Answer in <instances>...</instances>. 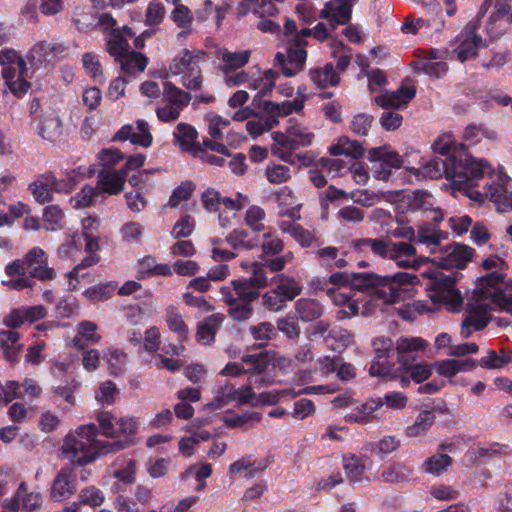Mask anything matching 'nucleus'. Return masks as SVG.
I'll list each match as a JSON object with an SVG mask.
<instances>
[{
  "mask_svg": "<svg viewBox=\"0 0 512 512\" xmlns=\"http://www.w3.org/2000/svg\"><path fill=\"white\" fill-rule=\"evenodd\" d=\"M97 435L98 428L95 424L80 426L75 432L65 437L62 446L63 457L72 464L83 466L101 455L123 450L132 444L130 439L100 441L96 439Z\"/></svg>",
  "mask_w": 512,
  "mask_h": 512,
  "instance_id": "obj_1",
  "label": "nucleus"
},
{
  "mask_svg": "<svg viewBox=\"0 0 512 512\" xmlns=\"http://www.w3.org/2000/svg\"><path fill=\"white\" fill-rule=\"evenodd\" d=\"M416 281H418L417 276L408 272L385 276L369 272H353L350 288L361 292L374 289V299L381 300L384 304H394L400 300L401 286L412 285Z\"/></svg>",
  "mask_w": 512,
  "mask_h": 512,
  "instance_id": "obj_2",
  "label": "nucleus"
},
{
  "mask_svg": "<svg viewBox=\"0 0 512 512\" xmlns=\"http://www.w3.org/2000/svg\"><path fill=\"white\" fill-rule=\"evenodd\" d=\"M489 163L471 155H452L448 157L447 180L458 190L470 189L483 178Z\"/></svg>",
  "mask_w": 512,
  "mask_h": 512,
  "instance_id": "obj_3",
  "label": "nucleus"
},
{
  "mask_svg": "<svg viewBox=\"0 0 512 512\" xmlns=\"http://www.w3.org/2000/svg\"><path fill=\"white\" fill-rule=\"evenodd\" d=\"M23 271H26L33 280L50 281L56 278V271L49 266L47 254L39 247L32 248L24 258L16 259L5 267L6 274Z\"/></svg>",
  "mask_w": 512,
  "mask_h": 512,
  "instance_id": "obj_4",
  "label": "nucleus"
},
{
  "mask_svg": "<svg viewBox=\"0 0 512 512\" xmlns=\"http://www.w3.org/2000/svg\"><path fill=\"white\" fill-rule=\"evenodd\" d=\"M356 246L362 250L369 249L375 256L394 260L401 267L411 266V261L403 258L416 255V249L411 244L382 238H362L357 241Z\"/></svg>",
  "mask_w": 512,
  "mask_h": 512,
  "instance_id": "obj_5",
  "label": "nucleus"
},
{
  "mask_svg": "<svg viewBox=\"0 0 512 512\" xmlns=\"http://www.w3.org/2000/svg\"><path fill=\"white\" fill-rule=\"evenodd\" d=\"M473 295L466 304L465 317L461 325V335L468 339L473 331L485 329L492 317L490 311L494 309L495 303L485 299L482 292Z\"/></svg>",
  "mask_w": 512,
  "mask_h": 512,
  "instance_id": "obj_6",
  "label": "nucleus"
},
{
  "mask_svg": "<svg viewBox=\"0 0 512 512\" xmlns=\"http://www.w3.org/2000/svg\"><path fill=\"white\" fill-rule=\"evenodd\" d=\"M504 276L498 271L489 273L479 279V284L473 291V295L478 296L482 292L486 300L495 303L496 307L512 314V296L503 292L499 285L503 282Z\"/></svg>",
  "mask_w": 512,
  "mask_h": 512,
  "instance_id": "obj_7",
  "label": "nucleus"
},
{
  "mask_svg": "<svg viewBox=\"0 0 512 512\" xmlns=\"http://www.w3.org/2000/svg\"><path fill=\"white\" fill-rule=\"evenodd\" d=\"M429 297L434 303L447 304L452 309L460 308L463 302L460 292L455 288V278L444 274L431 282Z\"/></svg>",
  "mask_w": 512,
  "mask_h": 512,
  "instance_id": "obj_8",
  "label": "nucleus"
},
{
  "mask_svg": "<svg viewBox=\"0 0 512 512\" xmlns=\"http://www.w3.org/2000/svg\"><path fill=\"white\" fill-rule=\"evenodd\" d=\"M474 250L460 243L448 245L443 249V254L434 258V261L442 268L463 269L466 263L472 259Z\"/></svg>",
  "mask_w": 512,
  "mask_h": 512,
  "instance_id": "obj_9",
  "label": "nucleus"
},
{
  "mask_svg": "<svg viewBox=\"0 0 512 512\" xmlns=\"http://www.w3.org/2000/svg\"><path fill=\"white\" fill-rule=\"evenodd\" d=\"M353 3L354 0H331L325 4L319 16L328 20L331 29L335 30L338 25H345L350 21Z\"/></svg>",
  "mask_w": 512,
  "mask_h": 512,
  "instance_id": "obj_10",
  "label": "nucleus"
},
{
  "mask_svg": "<svg viewBox=\"0 0 512 512\" xmlns=\"http://www.w3.org/2000/svg\"><path fill=\"white\" fill-rule=\"evenodd\" d=\"M427 346V341L421 337H399L396 340L395 349L400 367H406V365L414 362L416 360V353L424 351Z\"/></svg>",
  "mask_w": 512,
  "mask_h": 512,
  "instance_id": "obj_11",
  "label": "nucleus"
},
{
  "mask_svg": "<svg viewBox=\"0 0 512 512\" xmlns=\"http://www.w3.org/2000/svg\"><path fill=\"white\" fill-rule=\"evenodd\" d=\"M62 120L54 109L42 111L37 123V134L46 142H54L62 135Z\"/></svg>",
  "mask_w": 512,
  "mask_h": 512,
  "instance_id": "obj_12",
  "label": "nucleus"
},
{
  "mask_svg": "<svg viewBox=\"0 0 512 512\" xmlns=\"http://www.w3.org/2000/svg\"><path fill=\"white\" fill-rule=\"evenodd\" d=\"M479 22L480 19H477L468 23L464 31L465 36L458 48L455 50L457 58L461 62H465L466 60L475 57L477 55L478 48L483 44L481 36L477 34Z\"/></svg>",
  "mask_w": 512,
  "mask_h": 512,
  "instance_id": "obj_13",
  "label": "nucleus"
},
{
  "mask_svg": "<svg viewBox=\"0 0 512 512\" xmlns=\"http://www.w3.org/2000/svg\"><path fill=\"white\" fill-rule=\"evenodd\" d=\"M127 176L125 170L101 169L97 175L99 194L118 195L124 190Z\"/></svg>",
  "mask_w": 512,
  "mask_h": 512,
  "instance_id": "obj_14",
  "label": "nucleus"
},
{
  "mask_svg": "<svg viewBox=\"0 0 512 512\" xmlns=\"http://www.w3.org/2000/svg\"><path fill=\"white\" fill-rule=\"evenodd\" d=\"M76 492L75 474L71 468H62L56 475L51 486V498L63 501Z\"/></svg>",
  "mask_w": 512,
  "mask_h": 512,
  "instance_id": "obj_15",
  "label": "nucleus"
},
{
  "mask_svg": "<svg viewBox=\"0 0 512 512\" xmlns=\"http://www.w3.org/2000/svg\"><path fill=\"white\" fill-rule=\"evenodd\" d=\"M414 87L401 86L396 91H385L374 98V102L383 109H399L415 97Z\"/></svg>",
  "mask_w": 512,
  "mask_h": 512,
  "instance_id": "obj_16",
  "label": "nucleus"
},
{
  "mask_svg": "<svg viewBox=\"0 0 512 512\" xmlns=\"http://www.w3.org/2000/svg\"><path fill=\"white\" fill-rule=\"evenodd\" d=\"M507 177L499 176L498 182H492L486 188V196L496 205L499 212L512 211V192L507 191Z\"/></svg>",
  "mask_w": 512,
  "mask_h": 512,
  "instance_id": "obj_17",
  "label": "nucleus"
},
{
  "mask_svg": "<svg viewBox=\"0 0 512 512\" xmlns=\"http://www.w3.org/2000/svg\"><path fill=\"white\" fill-rule=\"evenodd\" d=\"M306 46L290 40L287 43V58L289 66L284 67V75L292 77L301 72L307 59Z\"/></svg>",
  "mask_w": 512,
  "mask_h": 512,
  "instance_id": "obj_18",
  "label": "nucleus"
},
{
  "mask_svg": "<svg viewBox=\"0 0 512 512\" xmlns=\"http://www.w3.org/2000/svg\"><path fill=\"white\" fill-rule=\"evenodd\" d=\"M2 75L5 79L6 85L12 93H24L30 88V83L26 80L27 67L25 68L10 65L2 69Z\"/></svg>",
  "mask_w": 512,
  "mask_h": 512,
  "instance_id": "obj_19",
  "label": "nucleus"
},
{
  "mask_svg": "<svg viewBox=\"0 0 512 512\" xmlns=\"http://www.w3.org/2000/svg\"><path fill=\"white\" fill-rule=\"evenodd\" d=\"M64 51L65 47L60 43L41 41L31 48L28 59L41 64L56 59Z\"/></svg>",
  "mask_w": 512,
  "mask_h": 512,
  "instance_id": "obj_20",
  "label": "nucleus"
},
{
  "mask_svg": "<svg viewBox=\"0 0 512 512\" xmlns=\"http://www.w3.org/2000/svg\"><path fill=\"white\" fill-rule=\"evenodd\" d=\"M223 321L224 315L221 313H214L205 318L197 327V341L203 345H211Z\"/></svg>",
  "mask_w": 512,
  "mask_h": 512,
  "instance_id": "obj_21",
  "label": "nucleus"
},
{
  "mask_svg": "<svg viewBox=\"0 0 512 512\" xmlns=\"http://www.w3.org/2000/svg\"><path fill=\"white\" fill-rule=\"evenodd\" d=\"M20 334L15 330L0 331V346L7 361L14 364L18 362L23 350V344L19 343Z\"/></svg>",
  "mask_w": 512,
  "mask_h": 512,
  "instance_id": "obj_22",
  "label": "nucleus"
},
{
  "mask_svg": "<svg viewBox=\"0 0 512 512\" xmlns=\"http://www.w3.org/2000/svg\"><path fill=\"white\" fill-rule=\"evenodd\" d=\"M50 179L51 178H49V173L45 172L38 175L36 179L28 185V190L30 191L35 201L39 204L49 203L54 199Z\"/></svg>",
  "mask_w": 512,
  "mask_h": 512,
  "instance_id": "obj_23",
  "label": "nucleus"
},
{
  "mask_svg": "<svg viewBox=\"0 0 512 512\" xmlns=\"http://www.w3.org/2000/svg\"><path fill=\"white\" fill-rule=\"evenodd\" d=\"M97 325L91 321H82L77 325V334L72 340L73 346L78 350H84L88 344H96L101 336L97 334Z\"/></svg>",
  "mask_w": 512,
  "mask_h": 512,
  "instance_id": "obj_24",
  "label": "nucleus"
},
{
  "mask_svg": "<svg viewBox=\"0 0 512 512\" xmlns=\"http://www.w3.org/2000/svg\"><path fill=\"white\" fill-rule=\"evenodd\" d=\"M323 311V306L315 299L301 298L295 303V313L303 322H311L319 319Z\"/></svg>",
  "mask_w": 512,
  "mask_h": 512,
  "instance_id": "obj_25",
  "label": "nucleus"
},
{
  "mask_svg": "<svg viewBox=\"0 0 512 512\" xmlns=\"http://www.w3.org/2000/svg\"><path fill=\"white\" fill-rule=\"evenodd\" d=\"M198 133L196 129L186 123H179L174 133V137L181 146L182 150L193 155L201 145L196 141Z\"/></svg>",
  "mask_w": 512,
  "mask_h": 512,
  "instance_id": "obj_26",
  "label": "nucleus"
},
{
  "mask_svg": "<svg viewBox=\"0 0 512 512\" xmlns=\"http://www.w3.org/2000/svg\"><path fill=\"white\" fill-rule=\"evenodd\" d=\"M204 55L202 51H190L184 50L182 56L173 59L172 64L169 67V71L173 75H183L190 71L193 67L199 65V61Z\"/></svg>",
  "mask_w": 512,
  "mask_h": 512,
  "instance_id": "obj_27",
  "label": "nucleus"
},
{
  "mask_svg": "<svg viewBox=\"0 0 512 512\" xmlns=\"http://www.w3.org/2000/svg\"><path fill=\"white\" fill-rule=\"evenodd\" d=\"M106 50L115 62H119L131 48L122 31L116 28L111 31L107 38Z\"/></svg>",
  "mask_w": 512,
  "mask_h": 512,
  "instance_id": "obj_28",
  "label": "nucleus"
},
{
  "mask_svg": "<svg viewBox=\"0 0 512 512\" xmlns=\"http://www.w3.org/2000/svg\"><path fill=\"white\" fill-rule=\"evenodd\" d=\"M494 10L486 25V31L492 37L500 34V31L495 30L498 21L505 20L507 23H512V7L506 0H496Z\"/></svg>",
  "mask_w": 512,
  "mask_h": 512,
  "instance_id": "obj_29",
  "label": "nucleus"
},
{
  "mask_svg": "<svg viewBox=\"0 0 512 512\" xmlns=\"http://www.w3.org/2000/svg\"><path fill=\"white\" fill-rule=\"evenodd\" d=\"M123 72L135 75L143 72L148 65V58L141 52L129 50L118 62Z\"/></svg>",
  "mask_w": 512,
  "mask_h": 512,
  "instance_id": "obj_30",
  "label": "nucleus"
},
{
  "mask_svg": "<svg viewBox=\"0 0 512 512\" xmlns=\"http://www.w3.org/2000/svg\"><path fill=\"white\" fill-rule=\"evenodd\" d=\"M163 96L167 103L177 107L181 111L188 106L192 99V95L186 92L171 82L163 84Z\"/></svg>",
  "mask_w": 512,
  "mask_h": 512,
  "instance_id": "obj_31",
  "label": "nucleus"
},
{
  "mask_svg": "<svg viewBox=\"0 0 512 512\" xmlns=\"http://www.w3.org/2000/svg\"><path fill=\"white\" fill-rule=\"evenodd\" d=\"M309 76L311 81L319 88L335 86L340 81L331 63L326 64L323 68L310 70Z\"/></svg>",
  "mask_w": 512,
  "mask_h": 512,
  "instance_id": "obj_32",
  "label": "nucleus"
},
{
  "mask_svg": "<svg viewBox=\"0 0 512 512\" xmlns=\"http://www.w3.org/2000/svg\"><path fill=\"white\" fill-rule=\"evenodd\" d=\"M173 22L182 28V31L178 33V37H186L191 32V24L193 22V14L183 4L176 5L175 9L171 13Z\"/></svg>",
  "mask_w": 512,
  "mask_h": 512,
  "instance_id": "obj_33",
  "label": "nucleus"
},
{
  "mask_svg": "<svg viewBox=\"0 0 512 512\" xmlns=\"http://www.w3.org/2000/svg\"><path fill=\"white\" fill-rule=\"evenodd\" d=\"M435 418L432 410L420 412L414 423L407 427L406 435L414 438L424 434L433 425Z\"/></svg>",
  "mask_w": 512,
  "mask_h": 512,
  "instance_id": "obj_34",
  "label": "nucleus"
},
{
  "mask_svg": "<svg viewBox=\"0 0 512 512\" xmlns=\"http://www.w3.org/2000/svg\"><path fill=\"white\" fill-rule=\"evenodd\" d=\"M274 279H278L280 281L274 290L278 293V295L284 298L283 301L285 303L287 301H292L298 295H300L302 288L297 285L293 278L280 274Z\"/></svg>",
  "mask_w": 512,
  "mask_h": 512,
  "instance_id": "obj_35",
  "label": "nucleus"
},
{
  "mask_svg": "<svg viewBox=\"0 0 512 512\" xmlns=\"http://www.w3.org/2000/svg\"><path fill=\"white\" fill-rule=\"evenodd\" d=\"M510 362H512V351L501 350L498 354L494 350H489L488 354L480 359L478 365L484 369L493 370L500 369Z\"/></svg>",
  "mask_w": 512,
  "mask_h": 512,
  "instance_id": "obj_36",
  "label": "nucleus"
},
{
  "mask_svg": "<svg viewBox=\"0 0 512 512\" xmlns=\"http://www.w3.org/2000/svg\"><path fill=\"white\" fill-rule=\"evenodd\" d=\"M308 392L307 389H304L300 392H295L293 389H283V390H271L267 392H262L256 395L255 402H253V406L257 405H274L278 403V401L285 396L296 397L300 393Z\"/></svg>",
  "mask_w": 512,
  "mask_h": 512,
  "instance_id": "obj_37",
  "label": "nucleus"
},
{
  "mask_svg": "<svg viewBox=\"0 0 512 512\" xmlns=\"http://www.w3.org/2000/svg\"><path fill=\"white\" fill-rule=\"evenodd\" d=\"M111 375L119 376L125 371L127 355L118 349H108L104 354Z\"/></svg>",
  "mask_w": 512,
  "mask_h": 512,
  "instance_id": "obj_38",
  "label": "nucleus"
},
{
  "mask_svg": "<svg viewBox=\"0 0 512 512\" xmlns=\"http://www.w3.org/2000/svg\"><path fill=\"white\" fill-rule=\"evenodd\" d=\"M411 475V470L403 464L392 463L382 472V478L387 483H401L407 481Z\"/></svg>",
  "mask_w": 512,
  "mask_h": 512,
  "instance_id": "obj_39",
  "label": "nucleus"
},
{
  "mask_svg": "<svg viewBox=\"0 0 512 512\" xmlns=\"http://www.w3.org/2000/svg\"><path fill=\"white\" fill-rule=\"evenodd\" d=\"M99 195L98 188L85 185L77 194L70 198V204L74 209L90 207L95 197Z\"/></svg>",
  "mask_w": 512,
  "mask_h": 512,
  "instance_id": "obj_40",
  "label": "nucleus"
},
{
  "mask_svg": "<svg viewBox=\"0 0 512 512\" xmlns=\"http://www.w3.org/2000/svg\"><path fill=\"white\" fill-rule=\"evenodd\" d=\"M369 158L372 161H380L386 166L398 169L402 166V160L400 156L393 151H385L382 147L372 148L369 151Z\"/></svg>",
  "mask_w": 512,
  "mask_h": 512,
  "instance_id": "obj_41",
  "label": "nucleus"
},
{
  "mask_svg": "<svg viewBox=\"0 0 512 512\" xmlns=\"http://www.w3.org/2000/svg\"><path fill=\"white\" fill-rule=\"evenodd\" d=\"M447 170L448 158L444 160L439 157H435L421 168L420 173L424 177L430 179H438L444 174L447 179Z\"/></svg>",
  "mask_w": 512,
  "mask_h": 512,
  "instance_id": "obj_42",
  "label": "nucleus"
},
{
  "mask_svg": "<svg viewBox=\"0 0 512 512\" xmlns=\"http://www.w3.org/2000/svg\"><path fill=\"white\" fill-rule=\"evenodd\" d=\"M166 323L173 332L178 334L180 340L186 337L188 332L187 325L183 320L182 315L173 306H170L167 309Z\"/></svg>",
  "mask_w": 512,
  "mask_h": 512,
  "instance_id": "obj_43",
  "label": "nucleus"
},
{
  "mask_svg": "<svg viewBox=\"0 0 512 512\" xmlns=\"http://www.w3.org/2000/svg\"><path fill=\"white\" fill-rule=\"evenodd\" d=\"M51 178L53 193L69 194L74 190L76 185L75 171L67 172L65 178L58 179L52 171H47Z\"/></svg>",
  "mask_w": 512,
  "mask_h": 512,
  "instance_id": "obj_44",
  "label": "nucleus"
},
{
  "mask_svg": "<svg viewBox=\"0 0 512 512\" xmlns=\"http://www.w3.org/2000/svg\"><path fill=\"white\" fill-rule=\"evenodd\" d=\"M251 271L252 275L249 278L242 280L244 283H247L249 287H251L253 290H257L260 288H265L269 285V279L265 272V266L259 264V262H253L251 264Z\"/></svg>",
  "mask_w": 512,
  "mask_h": 512,
  "instance_id": "obj_45",
  "label": "nucleus"
},
{
  "mask_svg": "<svg viewBox=\"0 0 512 512\" xmlns=\"http://www.w3.org/2000/svg\"><path fill=\"white\" fill-rule=\"evenodd\" d=\"M250 58V51L241 52H224L222 60L224 62L223 71L228 73L230 70H235L246 65Z\"/></svg>",
  "mask_w": 512,
  "mask_h": 512,
  "instance_id": "obj_46",
  "label": "nucleus"
},
{
  "mask_svg": "<svg viewBox=\"0 0 512 512\" xmlns=\"http://www.w3.org/2000/svg\"><path fill=\"white\" fill-rule=\"evenodd\" d=\"M265 217L266 213L261 207L252 205L245 213L244 222L252 231L261 232L265 228L263 224Z\"/></svg>",
  "mask_w": 512,
  "mask_h": 512,
  "instance_id": "obj_47",
  "label": "nucleus"
},
{
  "mask_svg": "<svg viewBox=\"0 0 512 512\" xmlns=\"http://www.w3.org/2000/svg\"><path fill=\"white\" fill-rule=\"evenodd\" d=\"M433 365L426 363L413 364L410 363L406 367H399V370H404L410 375V378L416 383H422L432 375Z\"/></svg>",
  "mask_w": 512,
  "mask_h": 512,
  "instance_id": "obj_48",
  "label": "nucleus"
},
{
  "mask_svg": "<svg viewBox=\"0 0 512 512\" xmlns=\"http://www.w3.org/2000/svg\"><path fill=\"white\" fill-rule=\"evenodd\" d=\"M195 190V185L192 181L186 180L177 186L168 201L170 207H177L182 201L188 200Z\"/></svg>",
  "mask_w": 512,
  "mask_h": 512,
  "instance_id": "obj_49",
  "label": "nucleus"
},
{
  "mask_svg": "<svg viewBox=\"0 0 512 512\" xmlns=\"http://www.w3.org/2000/svg\"><path fill=\"white\" fill-rule=\"evenodd\" d=\"M265 176L272 184H282L291 178V170L285 165L272 164L266 167Z\"/></svg>",
  "mask_w": 512,
  "mask_h": 512,
  "instance_id": "obj_50",
  "label": "nucleus"
},
{
  "mask_svg": "<svg viewBox=\"0 0 512 512\" xmlns=\"http://www.w3.org/2000/svg\"><path fill=\"white\" fill-rule=\"evenodd\" d=\"M242 362L245 364H249L250 367L246 369L247 374H262L266 371L269 360L266 355L260 353V354H254V355H245L242 358Z\"/></svg>",
  "mask_w": 512,
  "mask_h": 512,
  "instance_id": "obj_51",
  "label": "nucleus"
},
{
  "mask_svg": "<svg viewBox=\"0 0 512 512\" xmlns=\"http://www.w3.org/2000/svg\"><path fill=\"white\" fill-rule=\"evenodd\" d=\"M101 434L108 438H114L117 436L116 423L114 424L115 417L111 412L102 411L96 416Z\"/></svg>",
  "mask_w": 512,
  "mask_h": 512,
  "instance_id": "obj_52",
  "label": "nucleus"
},
{
  "mask_svg": "<svg viewBox=\"0 0 512 512\" xmlns=\"http://www.w3.org/2000/svg\"><path fill=\"white\" fill-rule=\"evenodd\" d=\"M227 313L235 321L249 320L253 314L252 303L238 300L228 308Z\"/></svg>",
  "mask_w": 512,
  "mask_h": 512,
  "instance_id": "obj_53",
  "label": "nucleus"
},
{
  "mask_svg": "<svg viewBox=\"0 0 512 512\" xmlns=\"http://www.w3.org/2000/svg\"><path fill=\"white\" fill-rule=\"evenodd\" d=\"M431 195L425 191L416 190L407 196V203L410 210H429L432 207L430 203Z\"/></svg>",
  "mask_w": 512,
  "mask_h": 512,
  "instance_id": "obj_54",
  "label": "nucleus"
},
{
  "mask_svg": "<svg viewBox=\"0 0 512 512\" xmlns=\"http://www.w3.org/2000/svg\"><path fill=\"white\" fill-rule=\"evenodd\" d=\"M170 467V460L166 458H149L146 462V470L150 477L157 479L164 477Z\"/></svg>",
  "mask_w": 512,
  "mask_h": 512,
  "instance_id": "obj_55",
  "label": "nucleus"
},
{
  "mask_svg": "<svg viewBox=\"0 0 512 512\" xmlns=\"http://www.w3.org/2000/svg\"><path fill=\"white\" fill-rule=\"evenodd\" d=\"M481 137H485L491 140H495L497 134L494 131H488L482 125L470 124L464 131V139L471 143L479 142Z\"/></svg>",
  "mask_w": 512,
  "mask_h": 512,
  "instance_id": "obj_56",
  "label": "nucleus"
},
{
  "mask_svg": "<svg viewBox=\"0 0 512 512\" xmlns=\"http://www.w3.org/2000/svg\"><path fill=\"white\" fill-rule=\"evenodd\" d=\"M349 197L354 203L368 208L379 202L383 195L369 190H357L351 193Z\"/></svg>",
  "mask_w": 512,
  "mask_h": 512,
  "instance_id": "obj_57",
  "label": "nucleus"
},
{
  "mask_svg": "<svg viewBox=\"0 0 512 512\" xmlns=\"http://www.w3.org/2000/svg\"><path fill=\"white\" fill-rule=\"evenodd\" d=\"M452 464V458L447 454L433 455L425 461L426 471L438 474Z\"/></svg>",
  "mask_w": 512,
  "mask_h": 512,
  "instance_id": "obj_58",
  "label": "nucleus"
},
{
  "mask_svg": "<svg viewBox=\"0 0 512 512\" xmlns=\"http://www.w3.org/2000/svg\"><path fill=\"white\" fill-rule=\"evenodd\" d=\"M441 233L434 228L429 226H421L418 230L417 239L418 242L427 245L431 248H436L440 245ZM433 252V249H431Z\"/></svg>",
  "mask_w": 512,
  "mask_h": 512,
  "instance_id": "obj_59",
  "label": "nucleus"
},
{
  "mask_svg": "<svg viewBox=\"0 0 512 512\" xmlns=\"http://www.w3.org/2000/svg\"><path fill=\"white\" fill-rule=\"evenodd\" d=\"M248 233L245 230L235 229L227 237V242L234 249H246L250 250L257 246L256 243L247 240Z\"/></svg>",
  "mask_w": 512,
  "mask_h": 512,
  "instance_id": "obj_60",
  "label": "nucleus"
},
{
  "mask_svg": "<svg viewBox=\"0 0 512 512\" xmlns=\"http://www.w3.org/2000/svg\"><path fill=\"white\" fill-rule=\"evenodd\" d=\"M194 221L190 215H185L175 223L171 231V235L175 239L187 238L194 230Z\"/></svg>",
  "mask_w": 512,
  "mask_h": 512,
  "instance_id": "obj_61",
  "label": "nucleus"
},
{
  "mask_svg": "<svg viewBox=\"0 0 512 512\" xmlns=\"http://www.w3.org/2000/svg\"><path fill=\"white\" fill-rule=\"evenodd\" d=\"M393 364L389 361V358H379L375 356L370 368L369 374L372 377H387L392 375Z\"/></svg>",
  "mask_w": 512,
  "mask_h": 512,
  "instance_id": "obj_62",
  "label": "nucleus"
},
{
  "mask_svg": "<svg viewBox=\"0 0 512 512\" xmlns=\"http://www.w3.org/2000/svg\"><path fill=\"white\" fill-rule=\"evenodd\" d=\"M235 400L234 387L229 383L219 387L211 405L214 408H222Z\"/></svg>",
  "mask_w": 512,
  "mask_h": 512,
  "instance_id": "obj_63",
  "label": "nucleus"
},
{
  "mask_svg": "<svg viewBox=\"0 0 512 512\" xmlns=\"http://www.w3.org/2000/svg\"><path fill=\"white\" fill-rule=\"evenodd\" d=\"M203 79L200 66L193 67L189 72L181 76V84L187 90H200Z\"/></svg>",
  "mask_w": 512,
  "mask_h": 512,
  "instance_id": "obj_64",
  "label": "nucleus"
}]
</instances>
